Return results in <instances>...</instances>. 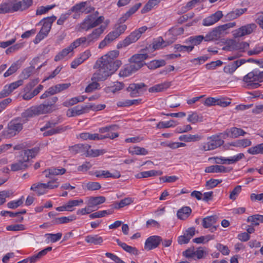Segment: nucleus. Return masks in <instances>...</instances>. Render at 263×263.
Here are the masks:
<instances>
[{"mask_svg":"<svg viewBox=\"0 0 263 263\" xmlns=\"http://www.w3.org/2000/svg\"><path fill=\"white\" fill-rule=\"evenodd\" d=\"M85 241L87 243H93V245H101L103 242V238L98 235H88L85 237Z\"/></svg>","mask_w":263,"mask_h":263,"instance_id":"34","label":"nucleus"},{"mask_svg":"<svg viewBox=\"0 0 263 263\" xmlns=\"http://www.w3.org/2000/svg\"><path fill=\"white\" fill-rule=\"evenodd\" d=\"M203 117L199 116L196 112H193L189 115L187 120L192 124L202 121Z\"/></svg>","mask_w":263,"mask_h":263,"instance_id":"45","label":"nucleus"},{"mask_svg":"<svg viewBox=\"0 0 263 263\" xmlns=\"http://www.w3.org/2000/svg\"><path fill=\"white\" fill-rule=\"evenodd\" d=\"M247 133L242 129L236 127L227 129L223 133L224 136L232 138H237L239 136H244Z\"/></svg>","mask_w":263,"mask_h":263,"instance_id":"15","label":"nucleus"},{"mask_svg":"<svg viewBox=\"0 0 263 263\" xmlns=\"http://www.w3.org/2000/svg\"><path fill=\"white\" fill-rule=\"evenodd\" d=\"M246 62V61L244 59L236 60L224 66L223 71L225 73L232 74L237 68Z\"/></svg>","mask_w":263,"mask_h":263,"instance_id":"17","label":"nucleus"},{"mask_svg":"<svg viewBox=\"0 0 263 263\" xmlns=\"http://www.w3.org/2000/svg\"><path fill=\"white\" fill-rule=\"evenodd\" d=\"M247 152L251 155L263 154V143L249 148Z\"/></svg>","mask_w":263,"mask_h":263,"instance_id":"43","label":"nucleus"},{"mask_svg":"<svg viewBox=\"0 0 263 263\" xmlns=\"http://www.w3.org/2000/svg\"><path fill=\"white\" fill-rule=\"evenodd\" d=\"M65 172L66 170L64 168H57L51 167L45 170L43 173L45 174L46 177L51 178L52 176L63 175Z\"/></svg>","mask_w":263,"mask_h":263,"instance_id":"26","label":"nucleus"},{"mask_svg":"<svg viewBox=\"0 0 263 263\" xmlns=\"http://www.w3.org/2000/svg\"><path fill=\"white\" fill-rule=\"evenodd\" d=\"M77 219V217L74 215H71L68 217H61L54 219L53 223L55 224L66 223L72 221Z\"/></svg>","mask_w":263,"mask_h":263,"instance_id":"35","label":"nucleus"},{"mask_svg":"<svg viewBox=\"0 0 263 263\" xmlns=\"http://www.w3.org/2000/svg\"><path fill=\"white\" fill-rule=\"evenodd\" d=\"M167 44L163 40L161 37H159L157 40L155 41L153 43V48L157 50L165 47Z\"/></svg>","mask_w":263,"mask_h":263,"instance_id":"48","label":"nucleus"},{"mask_svg":"<svg viewBox=\"0 0 263 263\" xmlns=\"http://www.w3.org/2000/svg\"><path fill=\"white\" fill-rule=\"evenodd\" d=\"M18 68L19 65L18 62L13 63L9 67V68L4 73V77L6 78L11 76L15 72H16Z\"/></svg>","mask_w":263,"mask_h":263,"instance_id":"50","label":"nucleus"},{"mask_svg":"<svg viewBox=\"0 0 263 263\" xmlns=\"http://www.w3.org/2000/svg\"><path fill=\"white\" fill-rule=\"evenodd\" d=\"M162 0H149L141 10V13H144L152 10L155 6L158 5Z\"/></svg>","mask_w":263,"mask_h":263,"instance_id":"37","label":"nucleus"},{"mask_svg":"<svg viewBox=\"0 0 263 263\" xmlns=\"http://www.w3.org/2000/svg\"><path fill=\"white\" fill-rule=\"evenodd\" d=\"M179 139L185 142H195L201 139V137L198 135H181Z\"/></svg>","mask_w":263,"mask_h":263,"instance_id":"36","label":"nucleus"},{"mask_svg":"<svg viewBox=\"0 0 263 263\" xmlns=\"http://www.w3.org/2000/svg\"><path fill=\"white\" fill-rule=\"evenodd\" d=\"M171 82H164L163 83L155 85L154 86L150 87L148 89V91L152 93L161 92L167 89L171 86Z\"/></svg>","mask_w":263,"mask_h":263,"instance_id":"24","label":"nucleus"},{"mask_svg":"<svg viewBox=\"0 0 263 263\" xmlns=\"http://www.w3.org/2000/svg\"><path fill=\"white\" fill-rule=\"evenodd\" d=\"M163 172L161 171L151 170L140 172L135 175L136 178L140 179L143 178H148L152 176H160L162 175Z\"/></svg>","mask_w":263,"mask_h":263,"instance_id":"25","label":"nucleus"},{"mask_svg":"<svg viewBox=\"0 0 263 263\" xmlns=\"http://www.w3.org/2000/svg\"><path fill=\"white\" fill-rule=\"evenodd\" d=\"M56 19L57 17L54 15H52L51 16L47 17L42 19L39 23V24H42L43 25L40 32L46 37L50 31L52 23Z\"/></svg>","mask_w":263,"mask_h":263,"instance_id":"10","label":"nucleus"},{"mask_svg":"<svg viewBox=\"0 0 263 263\" xmlns=\"http://www.w3.org/2000/svg\"><path fill=\"white\" fill-rule=\"evenodd\" d=\"M30 190L36 192L39 196L44 194L46 193L45 189L43 186H40V183L33 184L30 187Z\"/></svg>","mask_w":263,"mask_h":263,"instance_id":"60","label":"nucleus"},{"mask_svg":"<svg viewBox=\"0 0 263 263\" xmlns=\"http://www.w3.org/2000/svg\"><path fill=\"white\" fill-rule=\"evenodd\" d=\"M166 62L164 60H155L148 64L147 67L151 69H155L158 67L164 66Z\"/></svg>","mask_w":263,"mask_h":263,"instance_id":"44","label":"nucleus"},{"mask_svg":"<svg viewBox=\"0 0 263 263\" xmlns=\"http://www.w3.org/2000/svg\"><path fill=\"white\" fill-rule=\"evenodd\" d=\"M256 24L254 23L247 24L233 31L234 38H238L251 34L256 28Z\"/></svg>","mask_w":263,"mask_h":263,"instance_id":"7","label":"nucleus"},{"mask_svg":"<svg viewBox=\"0 0 263 263\" xmlns=\"http://www.w3.org/2000/svg\"><path fill=\"white\" fill-rule=\"evenodd\" d=\"M222 49L228 51L237 49V43L235 40H230L226 45L222 48Z\"/></svg>","mask_w":263,"mask_h":263,"instance_id":"55","label":"nucleus"},{"mask_svg":"<svg viewBox=\"0 0 263 263\" xmlns=\"http://www.w3.org/2000/svg\"><path fill=\"white\" fill-rule=\"evenodd\" d=\"M137 70L135 66L132 63H129V64L125 65L124 68L120 71L119 76L120 77H126L136 72Z\"/></svg>","mask_w":263,"mask_h":263,"instance_id":"22","label":"nucleus"},{"mask_svg":"<svg viewBox=\"0 0 263 263\" xmlns=\"http://www.w3.org/2000/svg\"><path fill=\"white\" fill-rule=\"evenodd\" d=\"M148 57L146 53H140L133 55L129 59L130 63L136 67L137 70L140 69L145 64L144 60Z\"/></svg>","mask_w":263,"mask_h":263,"instance_id":"11","label":"nucleus"},{"mask_svg":"<svg viewBox=\"0 0 263 263\" xmlns=\"http://www.w3.org/2000/svg\"><path fill=\"white\" fill-rule=\"evenodd\" d=\"M58 100L57 97H53L47 103L27 108L21 114L20 117L13 119L8 123L7 128L3 132V134L9 138L14 136L22 130L23 124L27 123L30 118L52 111V105Z\"/></svg>","mask_w":263,"mask_h":263,"instance_id":"1","label":"nucleus"},{"mask_svg":"<svg viewBox=\"0 0 263 263\" xmlns=\"http://www.w3.org/2000/svg\"><path fill=\"white\" fill-rule=\"evenodd\" d=\"M34 68L32 66L25 68L20 74V77L24 80L27 79L31 76Z\"/></svg>","mask_w":263,"mask_h":263,"instance_id":"63","label":"nucleus"},{"mask_svg":"<svg viewBox=\"0 0 263 263\" xmlns=\"http://www.w3.org/2000/svg\"><path fill=\"white\" fill-rule=\"evenodd\" d=\"M177 124L174 120H170L167 122H159L157 124V128H169L175 126Z\"/></svg>","mask_w":263,"mask_h":263,"instance_id":"51","label":"nucleus"},{"mask_svg":"<svg viewBox=\"0 0 263 263\" xmlns=\"http://www.w3.org/2000/svg\"><path fill=\"white\" fill-rule=\"evenodd\" d=\"M168 32L170 34L174 36H178L181 35L183 33L184 29L182 27H178L174 26L172 27L168 30Z\"/></svg>","mask_w":263,"mask_h":263,"instance_id":"61","label":"nucleus"},{"mask_svg":"<svg viewBox=\"0 0 263 263\" xmlns=\"http://www.w3.org/2000/svg\"><path fill=\"white\" fill-rule=\"evenodd\" d=\"M119 54V51L112 50L99 59L94 65V68L97 69V70L93 74L91 80L95 81H104L114 73L122 64L120 60L114 61Z\"/></svg>","mask_w":263,"mask_h":263,"instance_id":"2","label":"nucleus"},{"mask_svg":"<svg viewBox=\"0 0 263 263\" xmlns=\"http://www.w3.org/2000/svg\"><path fill=\"white\" fill-rule=\"evenodd\" d=\"M204 37V41L210 42L214 40H217L220 37L219 31L217 29L216 27L214 28L212 31L209 32Z\"/></svg>","mask_w":263,"mask_h":263,"instance_id":"32","label":"nucleus"},{"mask_svg":"<svg viewBox=\"0 0 263 263\" xmlns=\"http://www.w3.org/2000/svg\"><path fill=\"white\" fill-rule=\"evenodd\" d=\"M83 203V200L81 199L79 200H69L67 203V207H68L69 211H72V209L73 206H79Z\"/></svg>","mask_w":263,"mask_h":263,"instance_id":"58","label":"nucleus"},{"mask_svg":"<svg viewBox=\"0 0 263 263\" xmlns=\"http://www.w3.org/2000/svg\"><path fill=\"white\" fill-rule=\"evenodd\" d=\"M70 128V127H69L68 126L64 127L58 126L55 128H50L49 130L46 131L43 133V135L44 136H51L58 133H61Z\"/></svg>","mask_w":263,"mask_h":263,"instance_id":"33","label":"nucleus"},{"mask_svg":"<svg viewBox=\"0 0 263 263\" xmlns=\"http://www.w3.org/2000/svg\"><path fill=\"white\" fill-rule=\"evenodd\" d=\"M175 48L179 52H186L187 53L190 52L194 49L192 46L181 45L180 44H176Z\"/></svg>","mask_w":263,"mask_h":263,"instance_id":"52","label":"nucleus"},{"mask_svg":"<svg viewBox=\"0 0 263 263\" xmlns=\"http://www.w3.org/2000/svg\"><path fill=\"white\" fill-rule=\"evenodd\" d=\"M191 212L192 210L189 206H184L177 211V216L179 219L184 220L190 215Z\"/></svg>","mask_w":263,"mask_h":263,"instance_id":"30","label":"nucleus"},{"mask_svg":"<svg viewBox=\"0 0 263 263\" xmlns=\"http://www.w3.org/2000/svg\"><path fill=\"white\" fill-rule=\"evenodd\" d=\"M55 5H48L46 7L41 6L37 8L36 11V15H40L46 13L49 10L54 7Z\"/></svg>","mask_w":263,"mask_h":263,"instance_id":"59","label":"nucleus"},{"mask_svg":"<svg viewBox=\"0 0 263 263\" xmlns=\"http://www.w3.org/2000/svg\"><path fill=\"white\" fill-rule=\"evenodd\" d=\"M209 140L206 142H203L199 147V149L203 152L211 151L222 145L224 141L222 140L219 135H213L208 138Z\"/></svg>","mask_w":263,"mask_h":263,"instance_id":"5","label":"nucleus"},{"mask_svg":"<svg viewBox=\"0 0 263 263\" xmlns=\"http://www.w3.org/2000/svg\"><path fill=\"white\" fill-rule=\"evenodd\" d=\"M104 20V17L103 16L97 17V15L95 14H89L81 23L79 24L78 31H88L101 24Z\"/></svg>","mask_w":263,"mask_h":263,"instance_id":"4","label":"nucleus"},{"mask_svg":"<svg viewBox=\"0 0 263 263\" xmlns=\"http://www.w3.org/2000/svg\"><path fill=\"white\" fill-rule=\"evenodd\" d=\"M236 25L235 22H230L222 25H220L216 27L217 29L219 31L220 35L227 29L233 28Z\"/></svg>","mask_w":263,"mask_h":263,"instance_id":"53","label":"nucleus"},{"mask_svg":"<svg viewBox=\"0 0 263 263\" xmlns=\"http://www.w3.org/2000/svg\"><path fill=\"white\" fill-rule=\"evenodd\" d=\"M258 216V214L250 216L247 218V221L248 222H250L252 226H257L259 224V218Z\"/></svg>","mask_w":263,"mask_h":263,"instance_id":"64","label":"nucleus"},{"mask_svg":"<svg viewBox=\"0 0 263 263\" xmlns=\"http://www.w3.org/2000/svg\"><path fill=\"white\" fill-rule=\"evenodd\" d=\"M147 88L146 85L144 83H132L126 88V90L129 92L131 97H137L141 95Z\"/></svg>","mask_w":263,"mask_h":263,"instance_id":"8","label":"nucleus"},{"mask_svg":"<svg viewBox=\"0 0 263 263\" xmlns=\"http://www.w3.org/2000/svg\"><path fill=\"white\" fill-rule=\"evenodd\" d=\"M241 191V186L237 185L230 193L229 198L232 200H235L238 197Z\"/></svg>","mask_w":263,"mask_h":263,"instance_id":"62","label":"nucleus"},{"mask_svg":"<svg viewBox=\"0 0 263 263\" xmlns=\"http://www.w3.org/2000/svg\"><path fill=\"white\" fill-rule=\"evenodd\" d=\"M217 219L218 217L216 215L207 216L203 218L202 225L204 228H209L211 232H214L219 227L218 224H216Z\"/></svg>","mask_w":263,"mask_h":263,"instance_id":"9","label":"nucleus"},{"mask_svg":"<svg viewBox=\"0 0 263 263\" xmlns=\"http://www.w3.org/2000/svg\"><path fill=\"white\" fill-rule=\"evenodd\" d=\"M45 236L47 237V240L54 243L61 238L62 234L61 233H58L57 234L48 233L45 234Z\"/></svg>","mask_w":263,"mask_h":263,"instance_id":"49","label":"nucleus"},{"mask_svg":"<svg viewBox=\"0 0 263 263\" xmlns=\"http://www.w3.org/2000/svg\"><path fill=\"white\" fill-rule=\"evenodd\" d=\"M141 99L126 100L124 101H119L117 103L119 107H127L133 105H137L141 103Z\"/></svg>","mask_w":263,"mask_h":263,"instance_id":"41","label":"nucleus"},{"mask_svg":"<svg viewBox=\"0 0 263 263\" xmlns=\"http://www.w3.org/2000/svg\"><path fill=\"white\" fill-rule=\"evenodd\" d=\"M141 5V3H140L136 4L118 20V23L123 24L124 23L132 14L135 13L139 9Z\"/></svg>","mask_w":263,"mask_h":263,"instance_id":"19","label":"nucleus"},{"mask_svg":"<svg viewBox=\"0 0 263 263\" xmlns=\"http://www.w3.org/2000/svg\"><path fill=\"white\" fill-rule=\"evenodd\" d=\"M243 81L247 84L249 89H255L260 86L257 70L250 72L243 78Z\"/></svg>","mask_w":263,"mask_h":263,"instance_id":"6","label":"nucleus"},{"mask_svg":"<svg viewBox=\"0 0 263 263\" xmlns=\"http://www.w3.org/2000/svg\"><path fill=\"white\" fill-rule=\"evenodd\" d=\"M114 38L112 37L111 34L109 33L104 38V39L102 41L99 45V48L102 49L107 44L111 42L114 40Z\"/></svg>","mask_w":263,"mask_h":263,"instance_id":"56","label":"nucleus"},{"mask_svg":"<svg viewBox=\"0 0 263 263\" xmlns=\"http://www.w3.org/2000/svg\"><path fill=\"white\" fill-rule=\"evenodd\" d=\"M124 84L123 82H115L113 85L109 87L108 89L113 93H115L123 88Z\"/></svg>","mask_w":263,"mask_h":263,"instance_id":"47","label":"nucleus"},{"mask_svg":"<svg viewBox=\"0 0 263 263\" xmlns=\"http://www.w3.org/2000/svg\"><path fill=\"white\" fill-rule=\"evenodd\" d=\"M140 36L139 33H137L135 31L132 32L128 36H127L124 40L119 43L117 45L118 48L125 47L130 44L136 42Z\"/></svg>","mask_w":263,"mask_h":263,"instance_id":"12","label":"nucleus"},{"mask_svg":"<svg viewBox=\"0 0 263 263\" xmlns=\"http://www.w3.org/2000/svg\"><path fill=\"white\" fill-rule=\"evenodd\" d=\"M105 28L106 27L105 26L101 25L99 28L94 29L90 34L87 36L88 43H89L90 45L98 40Z\"/></svg>","mask_w":263,"mask_h":263,"instance_id":"16","label":"nucleus"},{"mask_svg":"<svg viewBox=\"0 0 263 263\" xmlns=\"http://www.w3.org/2000/svg\"><path fill=\"white\" fill-rule=\"evenodd\" d=\"M222 182L221 179H210L208 180L205 183V187L207 189H212L215 187H216L218 184Z\"/></svg>","mask_w":263,"mask_h":263,"instance_id":"54","label":"nucleus"},{"mask_svg":"<svg viewBox=\"0 0 263 263\" xmlns=\"http://www.w3.org/2000/svg\"><path fill=\"white\" fill-rule=\"evenodd\" d=\"M87 2H82L78 4H76L75 5L72 6L70 11L75 13H84L85 7L87 6Z\"/></svg>","mask_w":263,"mask_h":263,"instance_id":"38","label":"nucleus"},{"mask_svg":"<svg viewBox=\"0 0 263 263\" xmlns=\"http://www.w3.org/2000/svg\"><path fill=\"white\" fill-rule=\"evenodd\" d=\"M85 149V151H87V156H91L93 157H97L99 155H102L105 153V151L104 149Z\"/></svg>","mask_w":263,"mask_h":263,"instance_id":"57","label":"nucleus"},{"mask_svg":"<svg viewBox=\"0 0 263 263\" xmlns=\"http://www.w3.org/2000/svg\"><path fill=\"white\" fill-rule=\"evenodd\" d=\"M40 150L39 147H34L31 149H25L21 152L19 160L17 162L11 165V170L13 172L25 170L28 166L26 163L30 159L33 158L37 154Z\"/></svg>","mask_w":263,"mask_h":263,"instance_id":"3","label":"nucleus"},{"mask_svg":"<svg viewBox=\"0 0 263 263\" xmlns=\"http://www.w3.org/2000/svg\"><path fill=\"white\" fill-rule=\"evenodd\" d=\"M90 145L87 144H78L73 146H69V151L72 154H76L85 151V149H89Z\"/></svg>","mask_w":263,"mask_h":263,"instance_id":"27","label":"nucleus"},{"mask_svg":"<svg viewBox=\"0 0 263 263\" xmlns=\"http://www.w3.org/2000/svg\"><path fill=\"white\" fill-rule=\"evenodd\" d=\"M32 0H22L14 3L13 6V11H23L27 9L32 5Z\"/></svg>","mask_w":263,"mask_h":263,"instance_id":"20","label":"nucleus"},{"mask_svg":"<svg viewBox=\"0 0 263 263\" xmlns=\"http://www.w3.org/2000/svg\"><path fill=\"white\" fill-rule=\"evenodd\" d=\"M127 28V26L123 24H118L115 26V29L112 31L109 32L115 40L121 34L124 33Z\"/></svg>","mask_w":263,"mask_h":263,"instance_id":"28","label":"nucleus"},{"mask_svg":"<svg viewBox=\"0 0 263 263\" xmlns=\"http://www.w3.org/2000/svg\"><path fill=\"white\" fill-rule=\"evenodd\" d=\"M73 48L70 44L69 46L63 49L54 58L55 61H59L65 58L69 53L71 52L73 50Z\"/></svg>","mask_w":263,"mask_h":263,"instance_id":"39","label":"nucleus"},{"mask_svg":"<svg viewBox=\"0 0 263 263\" xmlns=\"http://www.w3.org/2000/svg\"><path fill=\"white\" fill-rule=\"evenodd\" d=\"M71 45L73 49L78 47L80 45H82L85 47L90 45L89 43H88V40H87V36H83L76 39L71 43Z\"/></svg>","mask_w":263,"mask_h":263,"instance_id":"31","label":"nucleus"},{"mask_svg":"<svg viewBox=\"0 0 263 263\" xmlns=\"http://www.w3.org/2000/svg\"><path fill=\"white\" fill-rule=\"evenodd\" d=\"M114 212L113 209L103 210L96 212L89 215L91 219L98 218L104 217L106 215L111 214Z\"/></svg>","mask_w":263,"mask_h":263,"instance_id":"40","label":"nucleus"},{"mask_svg":"<svg viewBox=\"0 0 263 263\" xmlns=\"http://www.w3.org/2000/svg\"><path fill=\"white\" fill-rule=\"evenodd\" d=\"M162 241L161 237L152 236L149 237L145 242L144 248L146 250H151L157 248Z\"/></svg>","mask_w":263,"mask_h":263,"instance_id":"14","label":"nucleus"},{"mask_svg":"<svg viewBox=\"0 0 263 263\" xmlns=\"http://www.w3.org/2000/svg\"><path fill=\"white\" fill-rule=\"evenodd\" d=\"M75 112V116H79L86 112L90 110V107L88 105L77 106L73 108Z\"/></svg>","mask_w":263,"mask_h":263,"instance_id":"46","label":"nucleus"},{"mask_svg":"<svg viewBox=\"0 0 263 263\" xmlns=\"http://www.w3.org/2000/svg\"><path fill=\"white\" fill-rule=\"evenodd\" d=\"M129 153L132 155H146L148 154V151L143 147L135 146L129 148Z\"/></svg>","mask_w":263,"mask_h":263,"instance_id":"42","label":"nucleus"},{"mask_svg":"<svg viewBox=\"0 0 263 263\" xmlns=\"http://www.w3.org/2000/svg\"><path fill=\"white\" fill-rule=\"evenodd\" d=\"M223 16L222 11H217L215 13L206 17L203 20L202 24L205 26H210L213 25L217 22Z\"/></svg>","mask_w":263,"mask_h":263,"instance_id":"13","label":"nucleus"},{"mask_svg":"<svg viewBox=\"0 0 263 263\" xmlns=\"http://www.w3.org/2000/svg\"><path fill=\"white\" fill-rule=\"evenodd\" d=\"M94 174L98 178H119L121 177L120 172L116 171L114 173H111L108 171L100 170L96 171Z\"/></svg>","mask_w":263,"mask_h":263,"instance_id":"18","label":"nucleus"},{"mask_svg":"<svg viewBox=\"0 0 263 263\" xmlns=\"http://www.w3.org/2000/svg\"><path fill=\"white\" fill-rule=\"evenodd\" d=\"M232 168L229 169L223 165H211L205 169V172L208 173H227L230 172Z\"/></svg>","mask_w":263,"mask_h":263,"instance_id":"21","label":"nucleus"},{"mask_svg":"<svg viewBox=\"0 0 263 263\" xmlns=\"http://www.w3.org/2000/svg\"><path fill=\"white\" fill-rule=\"evenodd\" d=\"M105 200L106 198L104 196L90 197L88 199L87 205L89 207L93 208L104 203Z\"/></svg>","mask_w":263,"mask_h":263,"instance_id":"29","label":"nucleus"},{"mask_svg":"<svg viewBox=\"0 0 263 263\" xmlns=\"http://www.w3.org/2000/svg\"><path fill=\"white\" fill-rule=\"evenodd\" d=\"M203 40H204V37L202 35L192 36L185 40L184 43L190 44V46H192L194 48L195 46L200 44Z\"/></svg>","mask_w":263,"mask_h":263,"instance_id":"23","label":"nucleus"}]
</instances>
